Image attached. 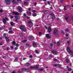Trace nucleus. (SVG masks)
<instances>
[{"mask_svg":"<svg viewBox=\"0 0 73 73\" xmlns=\"http://www.w3.org/2000/svg\"><path fill=\"white\" fill-rule=\"evenodd\" d=\"M67 44L69 45H70V41H68L67 42Z\"/></svg>","mask_w":73,"mask_h":73,"instance_id":"obj_29","label":"nucleus"},{"mask_svg":"<svg viewBox=\"0 0 73 73\" xmlns=\"http://www.w3.org/2000/svg\"><path fill=\"white\" fill-rule=\"evenodd\" d=\"M18 21V20L17 19H15V22H16V21Z\"/></svg>","mask_w":73,"mask_h":73,"instance_id":"obj_63","label":"nucleus"},{"mask_svg":"<svg viewBox=\"0 0 73 73\" xmlns=\"http://www.w3.org/2000/svg\"><path fill=\"white\" fill-rule=\"evenodd\" d=\"M33 47L36 48L37 46V44L35 42H33Z\"/></svg>","mask_w":73,"mask_h":73,"instance_id":"obj_8","label":"nucleus"},{"mask_svg":"<svg viewBox=\"0 0 73 73\" xmlns=\"http://www.w3.org/2000/svg\"><path fill=\"white\" fill-rule=\"evenodd\" d=\"M25 70V69L24 68H23L22 69V70Z\"/></svg>","mask_w":73,"mask_h":73,"instance_id":"obj_58","label":"nucleus"},{"mask_svg":"<svg viewBox=\"0 0 73 73\" xmlns=\"http://www.w3.org/2000/svg\"><path fill=\"white\" fill-rule=\"evenodd\" d=\"M67 49L68 52H69V53H73V52L70 50V47H67Z\"/></svg>","mask_w":73,"mask_h":73,"instance_id":"obj_5","label":"nucleus"},{"mask_svg":"<svg viewBox=\"0 0 73 73\" xmlns=\"http://www.w3.org/2000/svg\"><path fill=\"white\" fill-rule=\"evenodd\" d=\"M11 25L12 26H13V25L15 24V23L13 22H11L10 23Z\"/></svg>","mask_w":73,"mask_h":73,"instance_id":"obj_20","label":"nucleus"},{"mask_svg":"<svg viewBox=\"0 0 73 73\" xmlns=\"http://www.w3.org/2000/svg\"><path fill=\"white\" fill-rule=\"evenodd\" d=\"M30 65V64H29V63H26V64L25 65L26 66H29Z\"/></svg>","mask_w":73,"mask_h":73,"instance_id":"obj_22","label":"nucleus"},{"mask_svg":"<svg viewBox=\"0 0 73 73\" xmlns=\"http://www.w3.org/2000/svg\"><path fill=\"white\" fill-rule=\"evenodd\" d=\"M24 4L25 5H27V3L25 2H24Z\"/></svg>","mask_w":73,"mask_h":73,"instance_id":"obj_46","label":"nucleus"},{"mask_svg":"<svg viewBox=\"0 0 73 73\" xmlns=\"http://www.w3.org/2000/svg\"><path fill=\"white\" fill-rule=\"evenodd\" d=\"M15 60H18V58L17 57H15Z\"/></svg>","mask_w":73,"mask_h":73,"instance_id":"obj_45","label":"nucleus"},{"mask_svg":"<svg viewBox=\"0 0 73 73\" xmlns=\"http://www.w3.org/2000/svg\"><path fill=\"white\" fill-rule=\"evenodd\" d=\"M5 38L6 39V41H9L10 40L9 39V37L7 36L5 37Z\"/></svg>","mask_w":73,"mask_h":73,"instance_id":"obj_15","label":"nucleus"},{"mask_svg":"<svg viewBox=\"0 0 73 73\" xmlns=\"http://www.w3.org/2000/svg\"><path fill=\"white\" fill-rule=\"evenodd\" d=\"M13 3L14 4H15V3H16V1H15V0H13Z\"/></svg>","mask_w":73,"mask_h":73,"instance_id":"obj_34","label":"nucleus"},{"mask_svg":"<svg viewBox=\"0 0 73 73\" xmlns=\"http://www.w3.org/2000/svg\"><path fill=\"white\" fill-rule=\"evenodd\" d=\"M7 20H8V18L7 17H5V19H3V21L4 24H6Z\"/></svg>","mask_w":73,"mask_h":73,"instance_id":"obj_4","label":"nucleus"},{"mask_svg":"<svg viewBox=\"0 0 73 73\" xmlns=\"http://www.w3.org/2000/svg\"><path fill=\"white\" fill-rule=\"evenodd\" d=\"M39 70H40V71H42V70H43V69H39Z\"/></svg>","mask_w":73,"mask_h":73,"instance_id":"obj_51","label":"nucleus"},{"mask_svg":"<svg viewBox=\"0 0 73 73\" xmlns=\"http://www.w3.org/2000/svg\"><path fill=\"white\" fill-rule=\"evenodd\" d=\"M29 11H31V9L30 8H29L28 9Z\"/></svg>","mask_w":73,"mask_h":73,"instance_id":"obj_60","label":"nucleus"},{"mask_svg":"<svg viewBox=\"0 0 73 73\" xmlns=\"http://www.w3.org/2000/svg\"><path fill=\"white\" fill-rule=\"evenodd\" d=\"M29 57H30V58H32V57H33V56H32V55H30L29 56Z\"/></svg>","mask_w":73,"mask_h":73,"instance_id":"obj_49","label":"nucleus"},{"mask_svg":"<svg viewBox=\"0 0 73 73\" xmlns=\"http://www.w3.org/2000/svg\"><path fill=\"white\" fill-rule=\"evenodd\" d=\"M43 12L44 13H47L48 12V11H43Z\"/></svg>","mask_w":73,"mask_h":73,"instance_id":"obj_23","label":"nucleus"},{"mask_svg":"<svg viewBox=\"0 0 73 73\" xmlns=\"http://www.w3.org/2000/svg\"><path fill=\"white\" fill-rule=\"evenodd\" d=\"M13 13L14 15H20V13L18 12H13Z\"/></svg>","mask_w":73,"mask_h":73,"instance_id":"obj_9","label":"nucleus"},{"mask_svg":"<svg viewBox=\"0 0 73 73\" xmlns=\"http://www.w3.org/2000/svg\"><path fill=\"white\" fill-rule=\"evenodd\" d=\"M34 38H34V37H33V36H31L29 37V39L30 40H33Z\"/></svg>","mask_w":73,"mask_h":73,"instance_id":"obj_14","label":"nucleus"},{"mask_svg":"<svg viewBox=\"0 0 73 73\" xmlns=\"http://www.w3.org/2000/svg\"><path fill=\"white\" fill-rule=\"evenodd\" d=\"M18 73H20V71H18Z\"/></svg>","mask_w":73,"mask_h":73,"instance_id":"obj_64","label":"nucleus"},{"mask_svg":"<svg viewBox=\"0 0 73 73\" xmlns=\"http://www.w3.org/2000/svg\"><path fill=\"white\" fill-rule=\"evenodd\" d=\"M36 15L37 14H36V13H34L33 14V16H36Z\"/></svg>","mask_w":73,"mask_h":73,"instance_id":"obj_31","label":"nucleus"},{"mask_svg":"<svg viewBox=\"0 0 73 73\" xmlns=\"http://www.w3.org/2000/svg\"><path fill=\"white\" fill-rule=\"evenodd\" d=\"M4 28L3 27H2L1 28H0V30H3V29Z\"/></svg>","mask_w":73,"mask_h":73,"instance_id":"obj_37","label":"nucleus"},{"mask_svg":"<svg viewBox=\"0 0 73 73\" xmlns=\"http://www.w3.org/2000/svg\"><path fill=\"white\" fill-rule=\"evenodd\" d=\"M6 35H7V34H6V33H4L3 34V37H6V36H6Z\"/></svg>","mask_w":73,"mask_h":73,"instance_id":"obj_36","label":"nucleus"},{"mask_svg":"<svg viewBox=\"0 0 73 73\" xmlns=\"http://www.w3.org/2000/svg\"><path fill=\"white\" fill-rule=\"evenodd\" d=\"M50 45L51 46V48H52V46L53 45V43H51L50 44Z\"/></svg>","mask_w":73,"mask_h":73,"instance_id":"obj_32","label":"nucleus"},{"mask_svg":"<svg viewBox=\"0 0 73 73\" xmlns=\"http://www.w3.org/2000/svg\"><path fill=\"white\" fill-rule=\"evenodd\" d=\"M61 33L63 34H64V32L62 30H61Z\"/></svg>","mask_w":73,"mask_h":73,"instance_id":"obj_43","label":"nucleus"},{"mask_svg":"<svg viewBox=\"0 0 73 73\" xmlns=\"http://www.w3.org/2000/svg\"><path fill=\"white\" fill-rule=\"evenodd\" d=\"M72 69L70 68H69L68 69V71H72Z\"/></svg>","mask_w":73,"mask_h":73,"instance_id":"obj_35","label":"nucleus"},{"mask_svg":"<svg viewBox=\"0 0 73 73\" xmlns=\"http://www.w3.org/2000/svg\"><path fill=\"white\" fill-rule=\"evenodd\" d=\"M48 32L50 33V32H51V31H52V28L50 27H49L48 29Z\"/></svg>","mask_w":73,"mask_h":73,"instance_id":"obj_10","label":"nucleus"},{"mask_svg":"<svg viewBox=\"0 0 73 73\" xmlns=\"http://www.w3.org/2000/svg\"><path fill=\"white\" fill-rule=\"evenodd\" d=\"M27 14H29V15H31V12L29 11H27Z\"/></svg>","mask_w":73,"mask_h":73,"instance_id":"obj_25","label":"nucleus"},{"mask_svg":"<svg viewBox=\"0 0 73 73\" xmlns=\"http://www.w3.org/2000/svg\"><path fill=\"white\" fill-rule=\"evenodd\" d=\"M18 49V47H15V50H17V49Z\"/></svg>","mask_w":73,"mask_h":73,"instance_id":"obj_39","label":"nucleus"},{"mask_svg":"<svg viewBox=\"0 0 73 73\" xmlns=\"http://www.w3.org/2000/svg\"><path fill=\"white\" fill-rule=\"evenodd\" d=\"M23 16H25V17L26 16V14L24 13V14L23 15Z\"/></svg>","mask_w":73,"mask_h":73,"instance_id":"obj_55","label":"nucleus"},{"mask_svg":"<svg viewBox=\"0 0 73 73\" xmlns=\"http://www.w3.org/2000/svg\"><path fill=\"white\" fill-rule=\"evenodd\" d=\"M47 3L48 4H50V3L49 1H48Z\"/></svg>","mask_w":73,"mask_h":73,"instance_id":"obj_52","label":"nucleus"},{"mask_svg":"<svg viewBox=\"0 0 73 73\" xmlns=\"http://www.w3.org/2000/svg\"><path fill=\"white\" fill-rule=\"evenodd\" d=\"M12 73H16V72H15V71H13Z\"/></svg>","mask_w":73,"mask_h":73,"instance_id":"obj_62","label":"nucleus"},{"mask_svg":"<svg viewBox=\"0 0 73 73\" xmlns=\"http://www.w3.org/2000/svg\"><path fill=\"white\" fill-rule=\"evenodd\" d=\"M63 1H64V0H61L60 1L62 3H63Z\"/></svg>","mask_w":73,"mask_h":73,"instance_id":"obj_54","label":"nucleus"},{"mask_svg":"<svg viewBox=\"0 0 73 73\" xmlns=\"http://www.w3.org/2000/svg\"><path fill=\"white\" fill-rule=\"evenodd\" d=\"M25 72H29V70L27 69H25Z\"/></svg>","mask_w":73,"mask_h":73,"instance_id":"obj_38","label":"nucleus"},{"mask_svg":"<svg viewBox=\"0 0 73 73\" xmlns=\"http://www.w3.org/2000/svg\"><path fill=\"white\" fill-rule=\"evenodd\" d=\"M26 46H30V45L29 44L27 43H26Z\"/></svg>","mask_w":73,"mask_h":73,"instance_id":"obj_26","label":"nucleus"},{"mask_svg":"<svg viewBox=\"0 0 73 73\" xmlns=\"http://www.w3.org/2000/svg\"><path fill=\"white\" fill-rule=\"evenodd\" d=\"M50 15L51 16L52 19L53 20L55 19V16H54V15L53 14H50Z\"/></svg>","mask_w":73,"mask_h":73,"instance_id":"obj_7","label":"nucleus"},{"mask_svg":"<svg viewBox=\"0 0 73 73\" xmlns=\"http://www.w3.org/2000/svg\"><path fill=\"white\" fill-rule=\"evenodd\" d=\"M28 25L29 27L30 28V27H32V25H33V23L31 20H29L28 22Z\"/></svg>","mask_w":73,"mask_h":73,"instance_id":"obj_2","label":"nucleus"},{"mask_svg":"<svg viewBox=\"0 0 73 73\" xmlns=\"http://www.w3.org/2000/svg\"><path fill=\"white\" fill-rule=\"evenodd\" d=\"M19 36L21 37H23V36L22 33H21L19 34Z\"/></svg>","mask_w":73,"mask_h":73,"instance_id":"obj_18","label":"nucleus"},{"mask_svg":"<svg viewBox=\"0 0 73 73\" xmlns=\"http://www.w3.org/2000/svg\"><path fill=\"white\" fill-rule=\"evenodd\" d=\"M38 68V66H34V68Z\"/></svg>","mask_w":73,"mask_h":73,"instance_id":"obj_27","label":"nucleus"},{"mask_svg":"<svg viewBox=\"0 0 73 73\" xmlns=\"http://www.w3.org/2000/svg\"><path fill=\"white\" fill-rule=\"evenodd\" d=\"M3 12H4V11L2 9H0V12L1 13H3Z\"/></svg>","mask_w":73,"mask_h":73,"instance_id":"obj_21","label":"nucleus"},{"mask_svg":"<svg viewBox=\"0 0 73 73\" xmlns=\"http://www.w3.org/2000/svg\"><path fill=\"white\" fill-rule=\"evenodd\" d=\"M36 53H39V52H38V51H37V50H36Z\"/></svg>","mask_w":73,"mask_h":73,"instance_id":"obj_42","label":"nucleus"},{"mask_svg":"<svg viewBox=\"0 0 73 73\" xmlns=\"http://www.w3.org/2000/svg\"><path fill=\"white\" fill-rule=\"evenodd\" d=\"M18 1H20V2H21V0H17Z\"/></svg>","mask_w":73,"mask_h":73,"instance_id":"obj_57","label":"nucleus"},{"mask_svg":"<svg viewBox=\"0 0 73 73\" xmlns=\"http://www.w3.org/2000/svg\"><path fill=\"white\" fill-rule=\"evenodd\" d=\"M12 44L13 45H16V42L15 41H13L12 42Z\"/></svg>","mask_w":73,"mask_h":73,"instance_id":"obj_19","label":"nucleus"},{"mask_svg":"<svg viewBox=\"0 0 73 73\" xmlns=\"http://www.w3.org/2000/svg\"><path fill=\"white\" fill-rule=\"evenodd\" d=\"M5 2L7 5H9L11 3V1L10 0H5Z\"/></svg>","mask_w":73,"mask_h":73,"instance_id":"obj_6","label":"nucleus"},{"mask_svg":"<svg viewBox=\"0 0 73 73\" xmlns=\"http://www.w3.org/2000/svg\"><path fill=\"white\" fill-rule=\"evenodd\" d=\"M20 29H21L22 31H23V32H26V29H25V27L24 26H21L19 28Z\"/></svg>","mask_w":73,"mask_h":73,"instance_id":"obj_1","label":"nucleus"},{"mask_svg":"<svg viewBox=\"0 0 73 73\" xmlns=\"http://www.w3.org/2000/svg\"><path fill=\"white\" fill-rule=\"evenodd\" d=\"M57 66L60 68H62L61 67V65L60 64H58Z\"/></svg>","mask_w":73,"mask_h":73,"instance_id":"obj_24","label":"nucleus"},{"mask_svg":"<svg viewBox=\"0 0 73 73\" xmlns=\"http://www.w3.org/2000/svg\"><path fill=\"white\" fill-rule=\"evenodd\" d=\"M66 63H68L70 62V60H68V59H67L66 60Z\"/></svg>","mask_w":73,"mask_h":73,"instance_id":"obj_17","label":"nucleus"},{"mask_svg":"<svg viewBox=\"0 0 73 73\" xmlns=\"http://www.w3.org/2000/svg\"><path fill=\"white\" fill-rule=\"evenodd\" d=\"M57 46L60 45V42L58 41L57 42Z\"/></svg>","mask_w":73,"mask_h":73,"instance_id":"obj_28","label":"nucleus"},{"mask_svg":"<svg viewBox=\"0 0 73 73\" xmlns=\"http://www.w3.org/2000/svg\"><path fill=\"white\" fill-rule=\"evenodd\" d=\"M15 19H17V20H19L20 18V17L18 16H15Z\"/></svg>","mask_w":73,"mask_h":73,"instance_id":"obj_16","label":"nucleus"},{"mask_svg":"<svg viewBox=\"0 0 73 73\" xmlns=\"http://www.w3.org/2000/svg\"><path fill=\"white\" fill-rule=\"evenodd\" d=\"M11 19H13V16H11Z\"/></svg>","mask_w":73,"mask_h":73,"instance_id":"obj_59","label":"nucleus"},{"mask_svg":"<svg viewBox=\"0 0 73 73\" xmlns=\"http://www.w3.org/2000/svg\"><path fill=\"white\" fill-rule=\"evenodd\" d=\"M18 9L19 12H21V7L19 6L18 7Z\"/></svg>","mask_w":73,"mask_h":73,"instance_id":"obj_13","label":"nucleus"},{"mask_svg":"<svg viewBox=\"0 0 73 73\" xmlns=\"http://www.w3.org/2000/svg\"><path fill=\"white\" fill-rule=\"evenodd\" d=\"M16 46L17 47H18V46H19V44L17 43L16 44Z\"/></svg>","mask_w":73,"mask_h":73,"instance_id":"obj_48","label":"nucleus"},{"mask_svg":"<svg viewBox=\"0 0 73 73\" xmlns=\"http://www.w3.org/2000/svg\"><path fill=\"white\" fill-rule=\"evenodd\" d=\"M52 53H53V54H57V51H52L51 50V51Z\"/></svg>","mask_w":73,"mask_h":73,"instance_id":"obj_12","label":"nucleus"},{"mask_svg":"<svg viewBox=\"0 0 73 73\" xmlns=\"http://www.w3.org/2000/svg\"><path fill=\"white\" fill-rule=\"evenodd\" d=\"M58 64H54V66L55 67L57 66Z\"/></svg>","mask_w":73,"mask_h":73,"instance_id":"obj_56","label":"nucleus"},{"mask_svg":"<svg viewBox=\"0 0 73 73\" xmlns=\"http://www.w3.org/2000/svg\"><path fill=\"white\" fill-rule=\"evenodd\" d=\"M46 38H48V39L50 38V36H49V34H46Z\"/></svg>","mask_w":73,"mask_h":73,"instance_id":"obj_11","label":"nucleus"},{"mask_svg":"<svg viewBox=\"0 0 73 73\" xmlns=\"http://www.w3.org/2000/svg\"><path fill=\"white\" fill-rule=\"evenodd\" d=\"M27 40H23V42H27Z\"/></svg>","mask_w":73,"mask_h":73,"instance_id":"obj_53","label":"nucleus"},{"mask_svg":"<svg viewBox=\"0 0 73 73\" xmlns=\"http://www.w3.org/2000/svg\"><path fill=\"white\" fill-rule=\"evenodd\" d=\"M9 33H10L11 34L12 33H13V31H9Z\"/></svg>","mask_w":73,"mask_h":73,"instance_id":"obj_30","label":"nucleus"},{"mask_svg":"<svg viewBox=\"0 0 73 73\" xmlns=\"http://www.w3.org/2000/svg\"><path fill=\"white\" fill-rule=\"evenodd\" d=\"M39 34L40 35L41 34V32H39Z\"/></svg>","mask_w":73,"mask_h":73,"instance_id":"obj_61","label":"nucleus"},{"mask_svg":"<svg viewBox=\"0 0 73 73\" xmlns=\"http://www.w3.org/2000/svg\"><path fill=\"white\" fill-rule=\"evenodd\" d=\"M53 34L54 36H57L58 35V31L57 30L55 29L54 30L53 33Z\"/></svg>","mask_w":73,"mask_h":73,"instance_id":"obj_3","label":"nucleus"},{"mask_svg":"<svg viewBox=\"0 0 73 73\" xmlns=\"http://www.w3.org/2000/svg\"><path fill=\"white\" fill-rule=\"evenodd\" d=\"M54 60L55 61H58V60H57V59H54Z\"/></svg>","mask_w":73,"mask_h":73,"instance_id":"obj_40","label":"nucleus"},{"mask_svg":"<svg viewBox=\"0 0 73 73\" xmlns=\"http://www.w3.org/2000/svg\"><path fill=\"white\" fill-rule=\"evenodd\" d=\"M66 32H69V30L68 29H66Z\"/></svg>","mask_w":73,"mask_h":73,"instance_id":"obj_47","label":"nucleus"},{"mask_svg":"<svg viewBox=\"0 0 73 73\" xmlns=\"http://www.w3.org/2000/svg\"><path fill=\"white\" fill-rule=\"evenodd\" d=\"M64 10H66V6H65L64 8Z\"/></svg>","mask_w":73,"mask_h":73,"instance_id":"obj_44","label":"nucleus"},{"mask_svg":"<svg viewBox=\"0 0 73 73\" xmlns=\"http://www.w3.org/2000/svg\"><path fill=\"white\" fill-rule=\"evenodd\" d=\"M68 17H66V18H65V20H68Z\"/></svg>","mask_w":73,"mask_h":73,"instance_id":"obj_41","label":"nucleus"},{"mask_svg":"<svg viewBox=\"0 0 73 73\" xmlns=\"http://www.w3.org/2000/svg\"><path fill=\"white\" fill-rule=\"evenodd\" d=\"M30 68L31 69H34V68H35V66H31L30 67Z\"/></svg>","mask_w":73,"mask_h":73,"instance_id":"obj_33","label":"nucleus"},{"mask_svg":"<svg viewBox=\"0 0 73 73\" xmlns=\"http://www.w3.org/2000/svg\"><path fill=\"white\" fill-rule=\"evenodd\" d=\"M44 28H46V29H47L48 28V27H47V26H44Z\"/></svg>","mask_w":73,"mask_h":73,"instance_id":"obj_50","label":"nucleus"}]
</instances>
